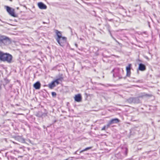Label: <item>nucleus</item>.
I'll return each instance as SVG.
<instances>
[{
    "label": "nucleus",
    "instance_id": "nucleus-1",
    "mask_svg": "<svg viewBox=\"0 0 160 160\" xmlns=\"http://www.w3.org/2000/svg\"><path fill=\"white\" fill-rule=\"evenodd\" d=\"M12 57L8 53H4L0 51V60L1 61H6L8 63H11L12 62Z\"/></svg>",
    "mask_w": 160,
    "mask_h": 160
},
{
    "label": "nucleus",
    "instance_id": "nucleus-4",
    "mask_svg": "<svg viewBox=\"0 0 160 160\" xmlns=\"http://www.w3.org/2000/svg\"><path fill=\"white\" fill-rule=\"evenodd\" d=\"M120 122V120L117 118H115L111 120L107 125V128H108L109 126L113 124L117 123Z\"/></svg>",
    "mask_w": 160,
    "mask_h": 160
},
{
    "label": "nucleus",
    "instance_id": "nucleus-13",
    "mask_svg": "<svg viewBox=\"0 0 160 160\" xmlns=\"http://www.w3.org/2000/svg\"><path fill=\"white\" fill-rule=\"evenodd\" d=\"M61 81V79L60 78H59L58 79H56L54 81H53L55 82V84L56 83V85H57L59 83V81Z\"/></svg>",
    "mask_w": 160,
    "mask_h": 160
},
{
    "label": "nucleus",
    "instance_id": "nucleus-17",
    "mask_svg": "<svg viewBox=\"0 0 160 160\" xmlns=\"http://www.w3.org/2000/svg\"><path fill=\"white\" fill-rule=\"evenodd\" d=\"M52 95L53 97H55L56 95V93L55 92H52Z\"/></svg>",
    "mask_w": 160,
    "mask_h": 160
},
{
    "label": "nucleus",
    "instance_id": "nucleus-2",
    "mask_svg": "<svg viewBox=\"0 0 160 160\" xmlns=\"http://www.w3.org/2000/svg\"><path fill=\"white\" fill-rule=\"evenodd\" d=\"M11 43V40L4 35H0V46L3 48L7 46Z\"/></svg>",
    "mask_w": 160,
    "mask_h": 160
},
{
    "label": "nucleus",
    "instance_id": "nucleus-14",
    "mask_svg": "<svg viewBox=\"0 0 160 160\" xmlns=\"http://www.w3.org/2000/svg\"><path fill=\"white\" fill-rule=\"evenodd\" d=\"M131 64H129L126 68V71H130Z\"/></svg>",
    "mask_w": 160,
    "mask_h": 160
},
{
    "label": "nucleus",
    "instance_id": "nucleus-21",
    "mask_svg": "<svg viewBox=\"0 0 160 160\" xmlns=\"http://www.w3.org/2000/svg\"><path fill=\"white\" fill-rule=\"evenodd\" d=\"M1 89V85H0V90Z\"/></svg>",
    "mask_w": 160,
    "mask_h": 160
},
{
    "label": "nucleus",
    "instance_id": "nucleus-8",
    "mask_svg": "<svg viewBox=\"0 0 160 160\" xmlns=\"http://www.w3.org/2000/svg\"><path fill=\"white\" fill-rule=\"evenodd\" d=\"M41 84L39 82H37L33 85V87L36 89H39L41 87Z\"/></svg>",
    "mask_w": 160,
    "mask_h": 160
},
{
    "label": "nucleus",
    "instance_id": "nucleus-9",
    "mask_svg": "<svg viewBox=\"0 0 160 160\" xmlns=\"http://www.w3.org/2000/svg\"><path fill=\"white\" fill-rule=\"evenodd\" d=\"M75 100L77 102H80L81 101L82 98L80 94H78L76 95L74 97Z\"/></svg>",
    "mask_w": 160,
    "mask_h": 160
},
{
    "label": "nucleus",
    "instance_id": "nucleus-12",
    "mask_svg": "<svg viewBox=\"0 0 160 160\" xmlns=\"http://www.w3.org/2000/svg\"><path fill=\"white\" fill-rule=\"evenodd\" d=\"M48 87L52 89L55 86L56 84H55L54 82L53 81L51 83H49L48 85Z\"/></svg>",
    "mask_w": 160,
    "mask_h": 160
},
{
    "label": "nucleus",
    "instance_id": "nucleus-11",
    "mask_svg": "<svg viewBox=\"0 0 160 160\" xmlns=\"http://www.w3.org/2000/svg\"><path fill=\"white\" fill-rule=\"evenodd\" d=\"M56 35L58 37L57 38H56V40L58 39H59L60 38L62 37V34L58 30H56Z\"/></svg>",
    "mask_w": 160,
    "mask_h": 160
},
{
    "label": "nucleus",
    "instance_id": "nucleus-20",
    "mask_svg": "<svg viewBox=\"0 0 160 160\" xmlns=\"http://www.w3.org/2000/svg\"><path fill=\"white\" fill-rule=\"evenodd\" d=\"M126 154H127V149H126Z\"/></svg>",
    "mask_w": 160,
    "mask_h": 160
},
{
    "label": "nucleus",
    "instance_id": "nucleus-5",
    "mask_svg": "<svg viewBox=\"0 0 160 160\" xmlns=\"http://www.w3.org/2000/svg\"><path fill=\"white\" fill-rule=\"evenodd\" d=\"M6 9L7 12L11 16L16 17L17 15L15 14L14 9H12L8 6H6Z\"/></svg>",
    "mask_w": 160,
    "mask_h": 160
},
{
    "label": "nucleus",
    "instance_id": "nucleus-6",
    "mask_svg": "<svg viewBox=\"0 0 160 160\" xmlns=\"http://www.w3.org/2000/svg\"><path fill=\"white\" fill-rule=\"evenodd\" d=\"M127 101L130 103H138L139 102V99L137 98H130L127 99Z\"/></svg>",
    "mask_w": 160,
    "mask_h": 160
},
{
    "label": "nucleus",
    "instance_id": "nucleus-16",
    "mask_svg": "<svg viewBox=\"0 0 160 160\" xmlns=\"http://www.w3.org/2000/svg\"><path fill=\"white\" fill-rule=\"evenodd\" d=\"M131 74L130 71H127V76L128 77H130Z\"/></svg>",
    "mask_w": 160,
    "mask_h": 160
},
{
    "label": "nucleus",
    "instance_id": "nucleus-22",
    "mask_svg": "<svg viewBox=\"0 0 160 160\" xmlns=\"http://www.w3.org/2000/svg\"><path fill=\"white\" fill-rule=\"evenodd\" d=\"M43 23H45V22H43Z\"/></svg>",
    "mask_w": 160,
    "mask_h": 160
},
{
    "label": "nucleus",
    "instance_id": "nucleus-18",
    "mask_svg": "<svg viewBox=\"0 0 160 160\" xmlns=\"http://www.w3.org/2000/svg\"><path fill=\"white\" fill-rule=\"evenodd\" d=\"M106 128H107V125L106 126H104L102 128V130H104Z\"/></svg>",
    "mask_w": 160,
    "mask_h": 160
},
{
    "label": "nucleus",
    "instance_id": "nucleus-23",
    "mask_svg": "<svg viewBox=\"0 0 160 160\" xmlns=\"http://www.w3.org/2000/svg\"><path fill=\"white\" fill-rule=\"evenodd\" d=\"M75 154H77V152H75Z\"/></svg>",
    "mask_w": 160,
    "mask_h": 160
},
{
    "label": "nucleus",
    "instance_id": "nucleus-15",
    "mask_svg": "<svg viewBox=\"0 0 160 160\" xmlns=\"http://www.w3.org/2000/svg\"><path fill=\"white\" fill-rule=\"evenodd\" d=\"M91 148H92L91 147H88V148H86L85 149H84L81 151L80 152V153H81L82 152H83L84 151H87V150H89V149H91Z\"/></svg>",
    "mask_w": 160,
    "mask_h": 160
},
{
    "label": "nucleus",
    "instance_id": "nucleus-19",
    "mask_svg": "<svg viewBox=\"0 0 160 160\" xmlns=\"http://www.w3.org/2000/svg\"><path fill=\"white\" fill-rule=\"evenodd\" d=\"M75 46L76 47H77V48L78 47V45L77 43H75Z\"/></svg>",
    "mask_w": 160,
    "mask_h": 160
},
{
    "label": "nucleus",
    "instance_id": "nucleus-3",
    "mask_svg": "<svg viewBox=\"0 0 160 160\" xmlns=\"http://www.w3.org/2000/svg\"><path fill=\"white\" fill-rule=\"evenodd\" d=\"M58 43L61 46H63L66 43L67 38L65 37H62L57 40Z\"/></svg>",
    "mask_w": 160,
    "mask_h": 160
},
{
    "label": "nucleus",
    "instance_id": "nucleus-7",
    "mask_svg": "<svg viewBox=\"0 0 160 160\" xmlns=\"http://www.w3.org/2000/svg\"><path fill=\"white\" fill-rule=\"evenodd\" d=\"M38 6L41 9H46L47 8V6L42 2H39L38 3Z\"/></svg>",
    "mask_w": 160,
    "mask_h": 160
},
{
    "label": "nucleus",
    "instance_id": "nucleus-10",
    "mask_svg": "<svg viewBox=\"0 0 160 160\" xmlns=\"http://www.w3.org/2000/svg\"><path fill=\"white\" fill-rule=\"evenodd\" d=\"M139 69L141 71H143L146 70V67L142 63L139 64Z\"/></svg>",
    "mask_w": 160,
    "mask_h": 160
}]
</instances>
